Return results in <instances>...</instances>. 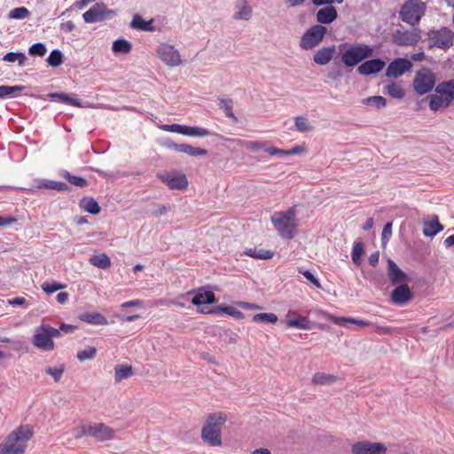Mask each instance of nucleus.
<instances>
[{
    "instance_id": "26",
    "label": "nucleus",
    "mask_w": 454,
    "mask_h": 454,
    "mask_svg": "<svg viewBox=\"0 0 454 454\" xmlns=\"http://www.w3.org/2000/svg\"><path fill=\"white\" fill-rule=\"evenodd\" d=\"M172 147L180 153H184L190 156H203L207 153V150L194 147L188 144H172Z\"/></svg>"
},
{
    "instance_id": "51",
    "label": "nucleus",
    "mask_w": 454,
    "mask_h": 454,
    "mask_svg": "<svg viewBox=\"0 0 454 454\" xmlns=\"http://www.w3.org/2000/svg\"><path fill=\"white\" fill-rule=\"evenodd\" d=\"M29 11L26 7H17L10 12L9 17L12 19H25L29 16Z\"/></svg>"
},
{
    "instance_id": "60",
    "label": "nucleus",
    "mask_w": 454,
    "mask_h": 454,
    "mask_svg": "<svg viewBox=\"0 0 454 454\" xmlns=\"http://www.w3.org/2000/svg\"><path fill=\"white\" fill-rule=\"evenodd\" d=\"M265 152H267L270 155H289L288 150L284 149H278L275 147H268L265 149Z\"/></svg>"
},
{
    "instance_id": "31",
    "label": "nucleus",
    "mask_w": 454,
    "mask_h": 454,
    "mask_svg": "<svg viewBox=\"0 0 454 454\" xmlns=\"http://www.w3.org/2000/svg\"><path fill=\"white\" fill-rule=\"evenodd\" d=\"M338 378L332 374L317 372L313 375L311 382L314 385H331L337 381Z\"/></svg>"
},
{
    "instance_id": "39",
    "label": "nucleus",
    "mask_w": 454,
    "mask_h": 454,
    "mask_svg": "<svg viewBox=\"0 0 454 454\" xmlns=\"http://www.w3.org/2000/svg\"><path fill=\"white\" fill-rule=\"evenodd\" d=\"M112 50L115 53L128 54L131 51V43L125 39H118L114 42Z\"/></svg>"
},
{
    "instance_id": "22",
    "label": "nucleus",
    "mask_w": 454,
    "mask_h": 454,
    "mask_svg": "<svg viewBox=\"0 0 454 454\" xmlns=\"http://www.w3.org/2000/svg\"><path fill=\"white\" fill-rule=\"evenodd\" d=\"M78 318L92 325H106L108 321L105 316L99 312H85L78 316Z\"/></svg>"
},
{
    "instance_id": "48",
    "label": "nucleus",
    "mask_w": 454,
    "mask_h": 454,
    "mask_svg": "<svg viewBox=\"0 0 454 454\" xmlns=\"http://www.w3.org/2000/svg\"><path fill=\"white\" fill-rule=\"evenodd\" d=\"M49 96L52 98H58L59 100H60L63 103L70 104V105L75 106H81L80 103L76 99L70 98L68 95H67L65 93L54 92V93H51Z\"/></svg>"
},
{
    "instance_id": "9",
    "label": "nucleus",
    "mask_w": 454,
    "mask_h": 454,
    "mask_svg": "<svg viewBox=\"0 0 454 454\" xmlns=\"http://www.w3.org/2000/svg\"><path fill=\"white\" fill-rule=\"evenodd\" d=\"M436 83L435 74L427 67L419 69L413 80V89L419 95L427 94L434 89Z\"/></svg>"
},
{
    "instance_id": "42",
    "label": "nucleus",
    "mask_w": 454,
    "mask_h": 454,
    "mask_svg": "<svg viewBox=\"0 0 454 454\" xmlns=\"http://www.w3.org/2000/svg\"><path fill=\"white\" fill-rule=\"evenodd\" d=\"M295 128L301 133L309 132L312 129L308 119L304 116H297L294 119Z\"/></svg>"
},
{
    "instance_id": "46",
    "label": "nucleus",
    "mask_w": 454,
    "mask_h": 454,
    "mask_svg": "<svg viewBox=\"0 0 454 454\" xmlns=\"http://www.w3.org/2000/svg\"><path fill=\"white\" fill-rule=\"evenodd\" d=\"M47 62L51 67H59L63 62L62 53L59 50L52 51L47 58Z\"/></svg>"
},
{
    "instance_id": "54",
    "label": "nucleus",
    "mask_w": 454,
    "mask_h": 454,
    "mask_svg": "<svg viewBox=\"0 0 454 454\" xmlns=\"http://www.w3.org/2000/svg\"><path fill=\"white\" fill-rule=\"evenodd\" d=\"M46 47L43 43H36L30 46L28 52L30 55L43 57L46 54Z\"/></svg>"
},
{
    "instance_id": "37",
    "label": "nucleus",
    "mask_w": 454,
    "mask_h": 454,
    "mask_svg": "<svg viewBox=\"0 0 454 454\" xmlns=\"http://www.w3.org/2000/svg\"><path fill=\"white\" fill-rule=\"evenodd\" d=\"M38 187L49 190H55L59 192L67 191L69 188L66 183L53 180H43L39 183Z\"/></svg>"
},
{
    "instance_id": "32",
    "label": "nucleus",
    "mask_w": 454,
    "mask_h": 454,
    "mask_svg": "<svg viewBox=\"0 0 454 454\" xmlns=\"http://www.w3.org/2000/svg\"><path fill=\"white\" fill-rule=\"evenodd\" d=\"M188 185L189 182L184 174L179 172L172 173V190L185 191Z\"/></svg>"
},
{
    "instance_id": "19",
    "label": "nucleus",
    "mask_w": 454,
    "mask_h": 454,
    "mask_svg": "<svg viewBox=\"0 0 454 454\" xmlns=\"http://www.w3.org/2000/svg\"><path fill=\"white\" fill-rule=\"evenodd\" d=\"M412 298V294L406 284H402L392 291L391 299L395 304L403 305Z\"/></svg>"
},
{
    "instance_id": "21",
    "label": "nucleus",
    "mask_w": 454,
    "mask_h": 454,
    "mask_svg": "<svg viewBox=\"0 0 454 454\" xmlns=\"http://www.w3.org/2000/svg\"><path fill=\"white\" fill-rule=\"evenodd\" d=\"M387 275L393 284H400L405 281L406 274L391 259L387 260Z\"/></svg>"
},
{
    "instance_id": "52",
    "label": "nucleus",
    "mask_w": 454,
    "mask_h": 454,
    "mask_svg": "<svg viewBox=\"0 0 454 454\" xmlns=\"http://www.w3.org/2000/svg\"><path fill=\"white\" fill-rule=\"evenodd\" d=\"M367 105L375 106L377 108L385 107L387 100L382 96H372L365 99Z\"/></svg>"
},
{
    "instance_id": "7",
    "label": "nucleus",
    "mask_w": 454,
    "mask_h": 454,
    "mask_svg": "<svg viewBox=\"0 0 454 454\" xmlns=\"http://www.w3.org/2000/svg\"><path fill=\"white\" fill-rule=\"evenodd\" d=\"M425 9L422 0H408L401 7L400 18L403 21L414 26L421 20Z\"/></svg>"
},
{
    "instance_id": "35",
    "label": "nucleus",
    "mask_w": 454,
    "mask_h": 454,
    "mask_svg": "<svg viewBox=\"0 0 454 454\" xmlns=\"http://www.w3.org/2000/svg\"><path fill=\"white\" fill-rule=\"evenodd\" d=\"M131 27L142 31H153V27L152 26V20L145 21L143 20V18L138 15L135 14L132 21H131Z\"/></svg>"
},
{
    "instance_id": "57",
    "label": "nucleus",
    "mask_w": 454,
    "mask_h": 454,
    "mask_svg": "<svg viewBox=\"0 0 454 454\" xmlns=\"http://www.w3.org/2000/svg\"><path fill=\"white\" fill-rule=\"evenodd\" d=\"M46 372L52 376L55 381H59L64 372V368L49 367L46 369Z\"/></svg>"
},
{
    "instance_id": "40",
    "label": "nucleus",
    "mask_w": 454,
    "mask_h": 454,
    "mask_svg": "<svg viewBox=\"0 0 454 454\" xmlns=\"http://www.w3.org/2000/svg\"><path fill=\"white\" fill-rule=\"evenodd\" d=\"M252 320L254 323L276 324L278 320V317L275 313H259L254 315Z\"/></svg>"
},
{
    "instance_id": "14",
    "label": "nucleus",
    "mask_w": 454,
    "mask_h": 454,
    "mask_svg": "<svg viewBox=\"0 0 454 454\" xmlns=\"http://www.w3.org/2000/svg\"><path fill=\"white\" fill-rule=\"evenodd\" d=\"M112 12L104 3H98L85 12L82 17L86 23H94L104 20L106 15Z\"/></svg>"
},
{
    "instance_id": "5",
    "label": "nucleus",
    "mask_w": 454,
    "mask_h": 454,
    "mask_svg": "<svg viewBox=\"0 0 454 454\" xmlns=\"http://www.w3.org/2000/svg\"><path fill=\"white\" fill-rule=\"evenodd\" d=\"M429 107L437 112L449 107L454 99V81L442 82L436 85L435 93L428 97Z\"/></svg>"
},
{
    "instance_id": "1",
    "label": "nucleus",
    "mask_w": 454,
    "mask_h": 454,
    "mask_svg": "<svg viewBox=\"0 0 454 454\" xmlns=\"http://www.w3.org/2000/svg\"><path fill=\"white\" fill-rule=\"evenodd\" d=\"M33 436L29 426H20L12 431L0 444V454H22L25 452L27 442Z\"/></svg>"
},
{
    "instance_id": "13",
    "label": "nucleus",
    "mask_w": 454,
    "mask_h": 454,
    "mask_svg": "<svg viewBox=\"0 0 454 454\" xmlns=\"http://www.w3.org/2000/svg\"><path fill=\"white\" fill-rule=\"evenodd\" d=\"M387 447L381 442H356L351 446L352 454H385Z\"/></svg>"
},
{
    "instance_id": "59",
    "label": "nucleus",
    "mask_w": 454,
    "mask_h": 454,
    "mask_svg": "<svg viewBox=\"0 0 454 454\" xmlns=\"http://www.w3.org/2000/svg\"><path fill=\"white\" fill-rule=\"evenodd\" d=\"M392 235V223H387L385 224L383 230H382V233H381V239H382V242H386L389 239V238L391 237Z\"/></svg>"
},
{
    "instance_id": "63",
    "label": "nucleus",
    "mask_w": 454,
    "mask_h": 454,
    "mask_svg": "<svg viewBox=\"0 0 454 454\" xmlns=\"http://www.w3.org/2000/svg\"><path fill=\"white\" fill-rule=\"evenodd\" d=\"M379 259H380V252L376 251V252L371 254V255L368 258V262L372 266L375 267L379 262Z\"/></svg>"
},
{
    "instance_id": "10",
    "label": "nucleus",
    "mask_w": 454,
    "mask_h": 454,
    "mask_svg": "<svg viewBox=\"0 0 454 454\" xmlns=\"http://www.w3.org/2000/svg\"><path fill=\"white\" fill-rule=\"evenodd\" d=\"M326 33L325 27L320 24L314 25L303 33L299 45L302 50H311L320 44Z\"/></svg>"
},
{
    "instance_id": "38",
    "label": "nucleus",
    "mask_w": 454,
    "mask_h": 454,
    "mask_svg": "<svg viewBox=\"0 0 454 454\" xmlns=\"http://www.w3.org/2000/svg\"><path fill=\"white\" fill-rule=\"evenodd\" d=\"M219 106L223 109L224 114L227 117L232 119L235 122L238 121V118L233 114V101L231 98H219Z\"/></svg>"
},
{
    "instance_id": "28",
    "label": "nucleus",
    "mask_w": 454,
    "mask_h": 454,
    "mask_svg": "<svg viewBox=\"0 0 454 454\" xmlns=\"http://www.w3.org/2000/svg\"><path fill=\"white\" fill-rule=\"evenodd\" d=\"M237 145L249 149L253 152H258L262 149L265 151L268 148V142L266 141H246L241 139H234L232 140Z\"/></svg>"
},
{
    "instance_id": "23",
    "label": "nucleus",
    "mask_w": 454,
    "mask_h": 454,
    "mask_svg": "<svg viewBox=\"0 0 454 454\" xmlns=\"http://www.w3.org/2000/svg\"><path fill=\"white\" fill-rule=\"evenodd\" d=\"M334 52V46L323 47L314 54L313 60L318 65H326L333 59Z\"/></svg>"
},
{
    "instance_id": "11",
    "label": "nucleus",
    "mask_w": 454,
    "mask_h": 454,
    "mask_svg": "<svg viewBox=\"0 0 454 454\" xmlns=\"http://www.w3.org/2000/svg\"><path fill=\"white\" fill-rule=\"evenodd\" d=\"M87 433L98 442H106L114 438L116 430L102 422H89Z\"/></svg>"
},
{
    "instance_id": "58",
    "label": "nucleus",
    "mask_w": 454,
    "mask_h": 454,
    "mask_svg": "<svg viewBox=\"0 0 454 454\" xmlns=\"http://www.w3.org/2000/svg\"><path fill=\"white\" fill-rule=\"evenodd\" d=\"M300 272L310 282L312 283L317 288H321V284L318 281V279L309 271V270H304Z\"/></svg>"
},
{
    "instance_id": "17",
    "label": "nucleus",
    "mask_w": 454,
    "mask_h": 454,
    "mask_svg": "<svg viewBox=\"0 0 454 454\" xmlns=\"http://www.w3.org/2000/svg\"><path fill=\"white\" fill-rule=\"evenodd\" d=\"M385 66V61L380 59L365 60L357 67V72L362 75L375 74L382 71Z\"/></svg>"
},
{
    "instance_id": "33",
    "label": "nucleus",
    "mask_w": 454,
    "mask_h": 454,
    "mask_svg": "<svg viewBox=\"0 0 454 454\" xmlns=\"http://www.w3.org/2000/svg\"><path fill=\"white\" fill-rule=\"evenodd\" d=\"M80 207L92 215H98L100 212V207L93 198H83L80 202Z\"/></svg>"
},
{
    "instance_id": "27",
    "label": "nucleus",
    "mask_w": 454,
    "mask_h": 454,
    "mask_svg": "<svg viewBox=\"0 0 454 454\" xmlns=\"http://www.w3.org/2000/svg\"><path fill=\"white\" fill-rule=\"evenodd\" d=\"M237 12L233 17L235 20H247L252 16V9L246 0H239L236 4Z\"/></svg>"
},
{
    "instance_id": "44",
    "label": "nucleus",
    "mask_w": 454,
    "mask_h": 454,
    "mask_svg": "<svg viewBox=\"0 0 454 454\" xmlns=\"http://www.w3.org/2000/svg\"><path fill=\"white\" fill-rule=\"evenodd\" d=\"M158 57L167 65L170 64V45L161 43L157 48Z\"/></svg>"
},
{
    "instance_id": "34",
    "label": "nucleus",
    "mask_w": 454,
    "mask_h": 454,
    "mask_svg": "<svg viewBox=\"0 0 454 454\" xmlns=\"http://www.w3.org/2000/svg\"><path fill=\"white\" fill-rule=\"evenodd\" d=\"M245 254L250 257L262 260L270 259L274 255V253L272 251L256 247L247 249L245 251Z\"/></svg>"
},
{
    "instance_id": "2",
    "label": "nucleus",
    "mask_w": 454,
    "mask_h": 454,
    "mask_svg": "<svg viewBox=\"0 0 454 454\" xmlns=\"http://www.w3.org/2000/svg\"><path fill=\"white\" fill-rule=\"evenodd\" d=\"M227 421V416L223 412H214L207 416L201 429V439L211 447L222 445V427Z\"/></svg>"
},
{
    "instance_id": "25",
    "label": "nucleus",
    "mask_w": 454,
    "mask_h": 454,
    "mask_svg": "<svg viewBox=\"0 0 454 454\" xmlns=\"http://www.w3.org/2000/svg\"><path fill=\"white\" fill-rule=\"evenodd\" d=\"M192 302L196 306L212 304L215 302V295L212 291H200L194 294Z\"/></svg>"
},
{
    "instance_id": "8",
    "label": "nucleus",
    "mask_w": 454,
    "mask_h": 454,
    "mask_svg": "<svg viewBox=\"0 0 454 454\" xmlns=\"http://www.w3.org/2000/svg\"><path fill=\"white\" fill-rule=\"evenodd\" d=\"M427 42L430 48L435 47L446 51L454 44V32L445 27L429 30Z\"/></svg>"
},
{
    "instance_id": "56",
    "label": "nucleus",
    "mask_w": 454,
    "mask_h": 454,
    "mask_svg": "<svg viewBox=\"0 0 454 454\" xmlns=\"http://www.w3.org/2000/svg\"><path fill=\"white\" fill-rule=\"evenodd\" d=\"M87 429H88V423L82 424V426L74 428L73 434H74V438L79 439L83 436H88Z\"/></svg>"
},
{
    "instance_id": "61",
    "label": "nucleus",
    "mask_w": 454,
    "mask_h": 454,
    "mask_svg": "<svg viewBox=\"0 0 454 454\" xmlns=\"http://www.w3.org/2000/svg\"><path fill=\"white\" fill-rule=\"evenodd\" d=\"M8 303L12 306H24L27 303V300L24 297H15L9 300Z\"/></svg>"
},
{
    "instance_id": "64",
    "label": "nucleus",
    "mask_w": 454,
    "mask_h": 454,
    "mask_svg": "<svg viewBox=\"0 0 454 454\" xmlns=\"http://www.w3.org/2000/svg\"><path fill=\"white\" fill-rule=\"evenodd\" d=\"M68 297L69 295L67 292H61L57 294L56 300L59 303L65 304L67 303Z\"/></svg>"
},
{
    "instance_id": "36",
    "label": "nucleus",
    "mask_w": 454,
    "mask_h": 454,
    "mask_svg": "<svg viewBox=\"0 0 454 454\" xmlns=\"http://www.w3.org/2000/svg\"><path fill=\"white\" fill-rule=\"evenodd\" d=\"M385 93L394 98H403L405 96L404 89L396 82H390L385 88Z\"/></svg>"
},
{
    "instance_id": "49",
    "label": "nucleus",
    "mask_w": 454,
    "mask_h": 454,
    "mask_svg": "<svg viewBox=\"0 0 454 454\" xmlns=\"http://www.w3.org/2000/svg\"><path fill=\"white\" fill-rule=\"evenodd\" d=\"M96 354H97V348L95 347H89L86 349L80 350L77 353L76 356H77L78 360L84 361L87 359L94 358Z\"/></svg>"
},
{
    "instance_id": "41",
    "label": "nucleus",
    "mask_w": 454,
    "mask_h": 454,
    "mask_svg": "<svg viewBox=\"0 0 454 454\" xmlns=\"http://www.w3.org/2000/svg\"><path fill=\"white\" fill-rule=\"evenodd\" d=\"M66 287V284H62L57 281L43 282L41 286V288L48 294H53L59 290L65 289Z\"/></svg>"
},
{
    "instance_id": "6",
    "label": "nucleus",
    "mask_w": 454,
    "mask_h": 454,
    "mask_svg": "<svg viewBox=\"0 0 454 454\" xmlns=\"http://www.w3.org/2000/svg\"><path fill=\"white\" fill-rule=\"evenodd\" d=\"M60 336L59 330L49 325H41L35 328L33 345L43 351H51L55 348L53 338Z\"/></svg>"
},
{
    "instance_id": "15",
    "label": "nucleus",
    "mask_w": 454,
    "mask_h": 454,
    "mask_svg": "<svg viewBox=\"0 0 454 454\" xmlns=\"http://www.w3.org/2000/svg\"><path fill=\"white\" fill-rule=\"evenodd\" d=\"M412 67L411 62L409 59L398 58L394 59L388 65L386 75L387 77L398 78L402 76L405 72L409 71Z\"/></svg>"
},
{
    "instance_id": "53",
    "label": "nucleus",
    "mask_w": 454,
    "mask_h": 454,
    "mask_svg": "<svg viewBox=\"0 0 454 454\" xmlns=\"http://www.w3.org/2000/svg\"><path fill=\"white\" fill-rule=\"evenodd\" d=\"M218 310L224 312L235 318L241 319L244 317V314L232 306H220Z\"/></svg>"
},
{
    "instance_id": "50",
    "label": "nucleus",
    "mask_w": 454,
    "mask_h": 454,
    "mask_svg": "<svg viewBox=\"0 0 454 454\" xmlns=\"http://www.w3.org/2000/svg\"><path fill=\"white\" fill-rule=\"evenodd\" d=\"M22 90H23V86H20V85H15V86L1 85L0 86V98H4L7 96H10L14 92L21 91Z\"/></svg>"
},
{
    "instance_id": "16",
    "label": "nucleus",
    "mask_w": 454,
    "mask_h": 454,
    "mask_svg": "<svg viewBox=\"0 0 454 454\" xmlns=\"http://www.w3.org/2000/svg\"><path fill=\"white\" fill-rule=\"evenodd\" d=\"M285 322L287 327H294L303 330L310 329V324L308 317L298 314L295 310H289L286 313Z\"/></svg>"
},
{
    "instance_id": "20",
    "label": "nucleus",
    "mask_w": 454,
    "mask_h": 454,
    "mask_svg": "<svg viewBox=\"0 0 454 454\" xmlns=\"http://www.w3.org/2000/svg\"><path fill=\"white\" fill-rule=\"evenodd\" d=\"M327 6L320 8L316 13V19L318 23L330 24L334 21L338 17V12L335 7L332 4H326Z\"/></svg>"
},
{
    "instance_id": "43",
    "label": "nucleus",
    "mask_w": 454,
    "mask_h": 454,
    "mask_svg": "<svg viewBox=\"0 0 454 454\" xmlns=\"http://www.w3.org/2000/svg\"><path fill=\"white\" fill-rule=\"evenodd\" d=\"M26 59L27 58L25 54L22 52H8L3 58V60L7 62L18 61L20 67H23L25 65Z\"/></svg>"
},
{
    "instance_id": "55",
    "label": "nucleus",
    "mask_w": 454,
    "mask_h": 454,
    "mask_svg": "<svg viewBox=\"0 0 454 454\" xmlns=\"http://www.w3.org/2000/svg\"><path fill=\"white\" fill-rule=\"evenodd\" d=\"M327 319L332 323L338 325H346V323H350V317H336L333 315H327Z\"/></svg>"
},
{
    "instance_id": "47",
    "label": "nucleus",
    "mask_w": 454,
    "mask_h": 454,
    "mask_svg": "<svg viewBox=\"0 0 454 454\" xmlns=\"http://www.w3.org/2000/svg\"><path fill=\"white\" fill-rule=\"evenodd\" d=\"M364 253V245L361 242H356L352 250V261L356 265L361 264V256Z\"/></svg>"
},
{
    "instance_id": "62",
    "label": "nucleus",
    "mask_w": 454,
    "mask_h": 454,
    "mask_svg": "<svg viewBox=\"0 0 454 454\" xmlns=\"http://www.w3.org/2000/svg\"><path fill=\"white\" fill-rule=\"evenodd\" d=\"M374 332L378 334H390L393 331L388 326L375 325Z\"/></svg>"
},
{
    "instance_id": "24",
    "label": "nucleus",
    "mask_w": 454,
    "mask_h": 454,
    "mask_svg": "<svg viewBox=\"0 0 454 454\" xmlns=\"http://www.w3.org/2000/svg\"><path fill=\"white\" fill-rule=\"evenodd\" d=\"M442 230L443 225L439 223L437 215H434L431 220L423 224V234L426 237H434Z\"/></svg>"
},
{
    "instance_id": "18",
    "label": "nucleus",
    "mask_w": 454,
    "mask_h": 454,
    "mask_svg": "<svg viewBox=\"0 0 454 454\" xmlns=\"http://www.w3.org/2000/svg\"><path fill=\"white\" fill-rule=\"evenodd\" d=\"M172 132L199 137H207L210 135V132L207 129L200 127H190L181 124H172Z\"/></svg>"
},
{
    "instance_id": "4",
    "label": "nucleus",
    "mask_w": 454,
    "mask_h": 454,
    "mask_svg": "<svg viewBox=\"0 0 454 454\" xmlns=\"http://www.w3.org/2000/svg\"><path fill=\"white\" fill-rule=\"evenodd\" d=\"M339 48L341 51V61L348 67L356 66L361 61L371 58L374 53L373 48L364 43L348 46V43H341Z\"/></svg>"
},
{
    "instance_id": "30",
    "label": "nucleus",
    "mask_w": 454,
    "mask_h": 454,
    "mask_svg": "<svg viewBox=\"0 0 454 454\" xmlns=\"http://www.w3.org/2000/svg\"><path fill=\"white\" fill-rule=\"evenodd\" d=\"M89 262L91 265L102 270L108 269L111 266V259L105 253L92 255Z\"/></svg>"
},
{
    "instance_id": "3",
    "label": "nucleus",
    "mask_w": 454,
    "mask_h": 454,
    "mask_svg": "<svg viewBox=\"0 0 454 454\" xmlns=\"http://www.w3.org/2000/svg\"><path fill=\"white\" fill-rule=\"evenodd\" d=\"M270 220L282 238L291 239L296 234L298 228L296 206L291 207L286 211L275 212Z\"/></svg>"
},
{
    "instance_id": "29",
    "label": "nucleus",
    "mask_w": 454,
    "mask_h": 454,
    "mask_svg": "<svg viewBox=\"0 0 454 454\" xmlns=\"http://www.w3.org/2000/svg\"><path fill=\"white\" fill-rule=\"evenodd\" d=\"M134 374L133 367L129 364H118L114 367V380L121 382V380L131 377Z\"/></svg>"
},
{
    "instance_id": "45",
    "label": "nucleus",
    "mask_w": 454,
    "mask_h": 454,
    "mask_svg": "<svg viewBox=\"0 0 454 454\" xmlns=\"http://www.w3.org/2000/svg\"><path fill=\"white\" fill-rule=\"evenodd\" d=\"M63 177L67 179L70 184L77 187H84L88 185V181L85 178L73 176L67 171H65Z\"/></svg>"
},
{
    "instance_id": "12",
    "label": "nucleus",
    "mask_w": 454,
    "mask_h": 454,
    "mask_svg": "<svg viewBox=\"0 0 454 454\" xmlns=\"http://www.w3.org/2000/svg\"><path fill=\"white\" fill-rule=\"evenodd\" d=\"M420 30L412 28L411 30L396 29L393 35V42L399 46H413L420 39Z\"/></svg>"
}]
</instances>
